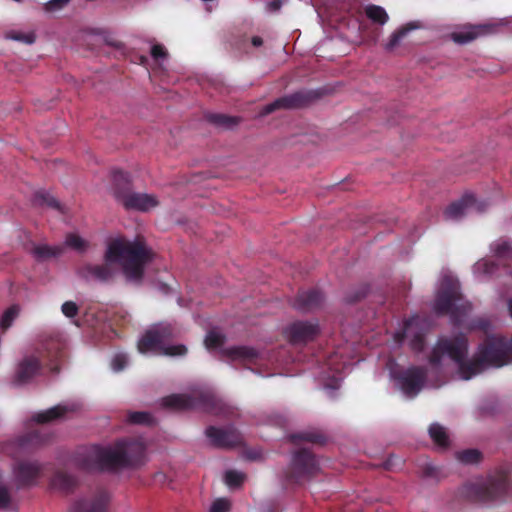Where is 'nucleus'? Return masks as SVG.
<instances>
[{
  "instance_id": "obj_31",
  "label": "nucleus",
  "mask_w": 512,
  "mask_h": 512,
  "mask_svg": "<svg viewBox=\"0 0 512 512\" xmlns=\"http://www.w3.org/2000/svg\"><path fill=\"white\" fill-rule=\"evenodd\" d=\"M224 342L223 335L218 331H210L205 338V346L208 349L221 348Z\"/></svg>"
},
{
  "instance_id": "obj_7",
  "label": "nucleus",
  "mask_w": 512,
  "mask_h": 512,
  "mask_svg": "<svg viewBox=\"0 0 512 512\" xmlns=\"http://www.w3.org/2000/svg\"><path fill=\"white\" fill-rule=\"evenodd\" d=\"M391 376L396 381V385L407 397H414L420 391L426 375L419 368H411L402 375H397L391 368Z\"/></svg>"
},
{
  "instance_id": "obj_28",
  "label": "nucleus",
  "mask_w": 512,
  "mask_h": 512,
  "mask_svg": "<svg viewBox=\"0 0 512 512\" xmlns=\"http://www.w3.org/2000/svg\"><path fill=\"white\" fill-rule=\"evenodd\" d=\"M366 15L369 19L379 24H385L388 20L386 11L380 6H368L366 8Z\"/></svg>"
},
{
  "instance_id": "obj_30",
  "label": "nucleus",
  "mask_w": 512,
  "mask_h": 512,
  "mask_svg": "<svg viewBox=\"0 0 512 512\" xmlns=\"http://www.w3.org/2000/svg\"><path fill=\"white\" fill-rule=\"evenodd\" d=\"M245 480V475L239 471L229 470L225 473L224 481L229 488L239 487Z\"/></svg>"
},
{
  "instance_id": "obj_6",
  "label": "nucleus",
  "mask_w": 512,
  "mask_h": 512,
  "mask_svg": "<svg viewBox=\"0 0 512 512\" xmlns=\"http://www.w3.org/2000/svg\"><path fill=\"white\" fill-rule=\"evenodd\" d=\"M116 198L126 209L143 212L149 211L159 205V200L155 195L131 190L117 191Z\"/></svg>"
},
{
  "instance_id": "obj_41",
  "label": "nucleus",
  "mask_w": 512,
  "mask_h": 512,
  "mask_svg": "<svg viewBox=\"0 0 512 512\" xmlns=\"http://www.w3.org/2000/svg\"><path fill=\"white\" fill-rule=\"evenodd\" d=\"M9 501H10V495H9L8 490L5 487L0 486V508L7 507Z\"/></svg>"
},
{
  "instance_id": "obj_1",
  "label": "nucleus",
  "mask_w": 512,
  "mask_h": 512,
  "mask_svg": "<svg viewBox=\"0 0 512 512\" xmlns=\"http://www.w3.org/2000/svg\"><path fill=\"white\" fill-rule=\"evenodd\" d=\"M467 341L464 336L441 338L430 355L432 373L438 369L456 370L459 378L469 380L488 367L499 368L512 361V339L488 335L478 348L474 360H466Z\"/></svg>"
},
{
  "instance_id": "obj_17",
  "label": "nucleus",
  "mask_w": 512,
  "mask_h": 512,
  "mask_svg": "<svg viewBox=\"0 0 512 512\" xmlns=\"http://www.w3.org/2000/svg\"><path fill=\"white\" fill-rule=\"evenodd\" d=\"M419 325H420V318L413 317L405 323V326L403 329L402 337L409 339L410 345L414 349H421L423 346L422 335L417 333Z\"/></svg>"
},
{
  "instance_id": "obj_21",
  "label": "nucleus",
  "mask_w": 512,
  "mask_h": 512,
  "mask_svg": "<svg viewBox=\"0 0 512 512\" xmlns=\"http://www.w3.org/2000/svg\"><path fill=\"white\" fill-rule=\"evenodd\" d=\"M419 25L416 23H409L399 30L395 31L389 38L388 42L385 45L386 50H393L400 41L407 35V33L411 30L417 29Z\"/></svg>"
},
{
  "instance_id": "obj_4",
  "label": "nucleus",
  "mask_w": 512,
  "mask_h": 512,
  "mask_svg": "<svg viewBox=\"0 0 512 512\" xmlns=\"http://www.w3.org/2000/svg\"><path fill=\"white\" fill-rule=\"evenodd\" d=\"M173 331L168 324H157L149 328L138 341V351L141 354L183 356L187 353L182 344L170 345L168 340Z\"/></svg>"
},
{
  "instance_id": "obj_20",
  "label": "nucleus",
  "mask_w": 512,
  "mask_h": 512,
  "mask_svg": "<svg viewBox=\"0 0 512 512\" xmlns=\"http://www.w3.org/2000/svg\"><path fill=\"white\" fill-rule=\"evenodd\" d=\"M66 411L67 408L65 406L58 405L45 411L36 413L33 416V420L37 423H47L61 417Z\"/></svg>"
},
{
  "instance_id": "obj_35",
  "label": "nucleus",
  "mask_w": 512,
  "mask_h": 512,
  "mask_svg": "<svg viewBox=\"0 0 512 512\" xmlns=\"http://www.w3.org/2000/svg\"><path fill=\"white\" fill-rule=\"evenodd\" d=\"M128 363V358L123 353H117L111 360V367L114 371H121Z\"/></svg>"
},
{
  "instance_id": "obj_26",
  "label": "nucleus",
  "mask_w": 512,
  "mask_h": 512,
  "mask_svg": "<svg viewBox=\"0 0 512 512\" xmlns=\"http://www.w3.org/2000/svg\"><path fill=\"white\" fill-rule=\"evenodd\" d=\"M6 38L18 42H22L24 44H32L35 42L36 36L33 31H19V30H11L7 32Z\"/></svg>"
},
{
  "instance_id": "obj_2",
  "label": "nucleus",
  "mask_w": 512,
  "mask_h": 512,
  "mask_svg": "<svg viewBox=\"0 0 512 512\" xmlns=\"http://www.w3.org/2000/svg\"><path fill=\"white\" fill-rule=\"evenodd\" d=\"M151 260L152 252L141 240L130 241L123 237H116L108 243L105 263L87 266L84 277L105 281L114 275L117 268H121L128 281L139 282L145 266Z\"/></svg>"
},
{
  "instance_id": "obj_12",
  "label": "nucleus",
  "mask_w": 512,
  "mask_h": 512,
  "mask_svg": "<svg viewBox=\"0 0 512 512\" xmlns=\"http://www.w3.org/2000/svg\"><path fill=\"white\" fill-rule=\"evenodd\" d=\"M493 25L483 24L477 26H466L459 31H455L451 34V38L454 42L465 44L468 43L481 35L492 32Z\"/></svg>"
},
{
  "instance_id": "obj_32",
  "label": "nucleus",
  "mask_w": 512,
  "mask_h": 512,
  "mask_svg": "<svg viewBox=\"0 0 512 512\" xmlns=\"http://www.w3.org/2000/svg\"><path fill=\"white\" fill-rule=\"evenodd\" d=\"M71 0H49L43 4V11L47 14H55L63 10Z\"/></svg>"
},
{
  "instance_id": "obj_16",
  "label": "nucleus",
  "mask_w": 512,
  "mask_h": 512,
  "mask_svg": "<svg viewBox=\"0 0 512 512\" xmlns=\"http://www.w3.org/2000/svg\"><path fill=\"white\" fill-rule=\"evenodd\" d=\"M327 365L330 372H325L321 380L326 389H336L340 386L341 377L334 373H339L340 368L344 367V363L338 361L337 358H331Z\"/></svg>"
},
{
  "instance_id": "obj_33",
  "label": "nucleus",
  "mask_w": 512,
  "mask_h": 512,
  "mask_svg": "<svg viewBox=\"0 0 512 512\" xmlns=\"http://www.w3.org/2000/svg\"><path fill=\"white\" fill-rule=\"evenodd\" d=\"M481 458V454L479 451L475 449H470L466 451H462L458 453V459L460 462L464 464H474L477 463Z\"/></svg>"
},
{
  "instance_id": "obj_29",
  "label": "nucleus",
  "mask_w": 512,
  "mask_h": 512,
  "mask_svg": "<svg viewBox=\"0 0 512 512\" xmlns=\"http://www.w3.org/2000/svg\"><path fill=\"white\" fill-rule=\"evenodd\" d=\"M19 314V307L16 305L8 308L0 318V328L4 331L11 326Z\"/></svg>"
},
{
  "instance_id": "obj_11",
  "label": "nucleus",
  "mask_w": 512,
  "mask_h": 512,
  "mask_svg": "<svg viewBox=\"0 0 512 512\" xmlns=\"http://www.w3.org/2000/svg\"><path fill=\"white\" fill-rule=\"evenodd\" d=\"M109 496L101 493L91 499H83L75 502L72 512H107Z\"/></svg>"
},
{
  "instance_id": "obj_22",
  "label": "nucleus",
  "mask_w": 512,
  "mask_h": 512,
  "mask_svg": "<svg viewBox=\"0 0 512 512\" xmlns=\"http://www.w3.org/2000/svg\"><path fill=\"white\" fill-rule=\"evenodd\" d=\"M431 439L440 447H446L449 444V436L446 429L439 424H432L429 428Z\"/></svg>"
},
{
  "instance_id": "obj_42",
  "label": "nucleus",
  "mask_w": 512,
  "mask_h": 512,
  "mask_svg": "<svg viewBox=\"0 0 512 512\" xmlns=\"http://www.w3.org/2000/svg\"><path fill=\"white\" fill-rule=\"evenodd\" d=\"M34 253L39 258H44L54 254V252L47 246H39L34 249Z\"/></svg>"
},
{
  "instance_id": "obj_43",
  "label": "nucleus",
  "mask_w": 512,
  "mask_h": 512,
  "mask_svg": "<svg viewBox=\"0 0 512 512\" xmlns=\"http://www.w3.org/2000/svg\"><path fill=\"white\" fill-rule=\"evenodd\" d=\"M281 6V2L279 0L272 1L270 3V7L272 10H278Z\"/></svg>"
},
{
  "instance_id": "obj_15",
  "label": "nucleus",
  "mask_w": 512,
  "mask_h": 512,
  "mask_svg": "<svg viewBox=\"0 0 512 512\" xmlns=\"http://www.w3.org/2000/svg\"><path fill=\"white\" fill-rule=\"evenodd\" d=\"M206 435L210 441L216 446H233L237 442V436L234 432L216 427H209Z\"/></svg>"
},
{
  "instance_id": "obj_10",
  "label": "nucleus",
  "mask_w": 512,
  "mask_h": 512,
  "mask_svg": "<svg viewBox=\"0 0 512 512\" xmlns=\"http://www.w3.org/2000/svg\"><path fill=\"white\" fill-rule=\"evenodd\" d=\"M498 488L499 483L495 482L493 479H480L467 486V495L481 500H486L494 497Z\"/></svg>"
},
{
  "instance_id": "obj_19",
  "label": "nucleus",
  "mask_w": 512,
  "mask_h": 512,
  "mask_svg": "<svg viewBox=\"0 0 512 512\" xmlns=\"http://www.w3.org/2000/svg\"><path fill=\"white\" fill-rule=\"evenodd\" d=\"M302 103H303L302 96L299 94H295V95H292L289 97H285V98L276 100L275 102L266 105L261 114L267 115L279 107H286V108L298 107V106H301Z\"/></svg>"
},
{
  "instance_id": "obj_8",
  "label": "nucleus",
  "mask_w": 512,
  "mask_h": 512,
  "mask_svg": "<svg viewBox=\"0 0 512 512\" xmlns=\"http://www.w3.org/2000/svg\"><path fill=\"white\" fill-rule=\"evenodd\" d=\"M318 332V325L313 322H295L286 329L288 339L295 344L312 340Z\"/></svg>"
},
{
  "instance_id": "obj_13",
  "label": "nucleus",
  "mask_w": 512,
  "mask_h": 512,
  "mask_svg": "<svg viewBox=\"0 0 512 512\" xmlns=\"http://www.w3.org/2000/svg\"><path fill=\"white\" fill-rule=\"evenodd\" d=\"M223 354L233 362L252 363L259 357V352L248 346H233L224 348Z\"/></svg>"
},
{
  "instance_id": "obj_25",
  "label": "nucleus",
  "mask_w": 512,
  "mask_h": 512,
  "mask_svg": "<svg viewBox=\"0 0 512 512\" xmlns=\"http://www.w3.org/2000/svg\"><path fill=\"white\" fill-rule=\"evenodd\" d=\"M491 252L497 257L512 258V245L504 239H499L492 243Z\"/></svg>"
},
{
  "instance_id": "obj_34",
  "label": "nucleus",
  "mask_w": 512,
  "mask_h": 512,
  "mask_svg": "<svg viewBox=\"0 0 512 512\" xmlns=\"http://www.w3.org/2000/svg\"><path fill=\"white\" fill-rule=\"evenodd\" d=\"M65 243L72 249L81 251L87 246V242L77 234H70L66 237Z\"/></svg>"
},
{
  "instance_id": "obj_38",
  "label": "nucleus",
  "mask_w": 512,
  "mask_h": 512,
  "mask_svg": "<svg viewBox=\"0 0 512 512\" xmlns=\"http://www.w3.org/2000/svg\"><path fill=\"white\" fill-rule=\"evenodd\" d=\"M151 55L155 60L165 59L167 51L164 46L156 44L151 48Z\"/></svg>"
},
{
  "instance_id": "obj_3",
  "label": "nucleus",
  "mask_w": 512,
  "mask_h": 512,
  "mask_svg": "<svg viewBox=\"0 0 512 512\" xmlns=\"http://www.w3.org/2000/svg\"><path fill=\"white\" fill-rule=\"evenodd\" d=\"M144 452L142 441H132L120 442L113 447H93L90 456L102 467L117 468L140 462Z\"/></svg>"
},
{
  "instance_id": "obj_39",
  "label": "nucleus",
  "mask_w": 512,
  "mask_h": 512,
  "mask_svg": "<svg viewBox=\"0 0 512 512\" xmlns=\"http://www.w3.org/2000/svg\"><path fill=\"white\" fill-rule=\"evenodd\" d=\"M77 311L78 308L74 302L68 301L62 305V312L67 317H74Z\"/></svg>"
},
{
  "instance_id": "obj_14",
  "label": "nucleus",
  "mask_w": 512,
  "mask_h": 512,
  "mask_svg": "<svg viewBox=\"0 0 512 512\" xmlns=\"http://www.w3.org/2000/svg\"><path fill=\"white\" fill-rule=\"evenodd\" d=\"M39 473L40 466L36 462H21L14 469V476L21 485L32 484Z\"/></svg>"
},
{
  "instance_id": "obj_5",
  "label": "nucleus",
  "mask_w": 512,
  "mask_h": 512,
  "mask_svg": "<svg viewBox=\"0 0 512 512\" xmlns=\"http://www.w3.org/2000/svg\"><path fill=\"white\" fill-rule=\"evenodd\" d=\"M434 308L437 312L449 313L455 319L458 317V312H466L470 309V304L461 297L458 281L453 275L444 274L442 276Z\"/></svg>"
},
{
  "instance_id": "obj_9",
  "label": "nucleus",
  "mask_w": 512,
  "mask_h": 512,
  "mask_svg": "<svg viewBox=\"0 0 512 512\" xmlns=\"http://www.w3.org/2000/svg\"><path fill=\"white\" fill-rule=\"evenodd\" d=\"M481 208L472 195L463 197L460 201L451 204L445 211V217L450 220H457L462 216L480 211Z\"/></svg>"
},
{
  "instance_id": "obj_18",
  "label": "nucleus",
  "mask_w": 512,
  "mask_h": 512,
  "mask_svg": "<svg viewBox=\"0 0 512 512\" xmlns=\"http://www.w3.org/2000/svg\"><path fill=\"white\" fill-rule=\"evenodd\" d=\"M39 361L35 357H28L20 364L16 372L17 381L19 383L26 382L34 376L39 370Z\"/></svg>"
},
{
  "instance_id": "obj_44",
  "label": "nucleus",
  "mask_w": 512,
  "mask_h": 512,
  "mask_svg": "<svg viewBox=\"0 0 512 512\" xmlns=\"http://www.w3.org/2000/svg\"><path fill=\"white\" fill-rule=\"evenodd\" d=\"M252 43L254 46H260L262 44V39L260 37H253Z\"/></svg>"
},
{
  "instance_id": "obj_27",
  "label": "nucleus",
  "mask_w": 512,
  "mask_h": 512,
  "mask_svg": "<svg viewBox=\"0 0 512 512\" xmlns=\"http://www.w3.org/2000/svg\"><path fill=\"white\" fill-rule=\"evenodd\" d=\"M165 406L175 409H185L190 406L189 399L185 395H171L163 399Z\"/></svg>"
},
{
  "instance_id": "obj_37",
  "label": "nucleus",
  "mask_w": 512,
  "mask_h": 512,
  "mask_svg": "<svg viewBox=\"0 0 512 512\" xmlns=\"http://www.w3.org/2000/svg\"><path fill=\"white\" fill-rule=\"evenodd\" d=\"M230 502L225 498L215 500L211 507L210 512H229Z\"/></svg>"
},
{
  "instance_id": "obj_36",
  "label": "nucleus",
  "mask_w": 512,
  "mask_h": 512,
  "mask_svg": "<svg viewBox=\"0 0 512 512\" xmlns=\"http://www.w3.org/2000/svg\"><path fill=\"white\" fill-rule=\"evenodd\" d=\"M129 420L137 424H150L152 423V417L146 412H134L129 415Z\"/></svg>"
},
{
  "instance_id": "obj_40",
  "label": "nucleus",
  "mask_w": 512,
  "mask_h": 512,
  "mask_svg": "<svg viewBox=\"0 0 512 512\" xmlns=\"http://www.w3.org/2000/svg\"><path fill=\"white\" fill-rule=\"evenodd\" d=\"M301 300L305 306H311L318 300V294L316 292H310L307 295H302Z\"/></svg>"
},
{
  "instance_id": "obj_46",
  "label": "nucleus",
  "mask_w": 512,
  "mask_h": 512,
  "mask_svg": "<svg viewBox=\"0 0 512 512\" xmlns=\"http://www.w3.org/2000/svg\"><path fill=\"white\" fill-rule=\"evenodd\" d=\"M508 308H509L510 315L512 317V298L508 302Z\"/></svg>"
},
{
  "instance_id": "obj_24",
  "label": "nucleus",
  "mask_w": 512,
  "mask_h": 512,
  "mask_svg": "<svg viewBox=\"0 0 512 512\" xmlns=\"http://www.w3.org/2000/svg\"><path fill=\"white\" fill-rule=\"evenodd\" d=\"M495 268V263L492 260L482 259L474 265L473 271L478 278H482L492 275Z\"/></svg>"
},
{
  "instance_id": "obj_23",
  "label": "nucleus",
  "mask_w": 512,
  "mask_h": 512,
  "mask_svg": "<svg viewBox=\"0 0 512 512\" xmlns=\"http://www.w3.org/2000/svg\"><path fill=\"white\" fill-rule=\"evenodd\" d=\"M51 484L55 489L68 490L75 484V478L66 472H57Z\"/></svg>"
},
{
  "instance_id": "obj_45",
  "label": "nucleus",
  "mask_w": 512,
  "mask_h": 512,
  "mask_svg": "<svg viewBox=\"0 0 512 512\" xmlns=\"http://www.w3.org/2000/svg\"><path fill=\"white\" fill-rule=\"evenodd\" d=\"M487 326H488V323L484 322V321H481L478 323L477 327L480 328V329H483V330H487Z\"/></svg>"
}]
</instances>
